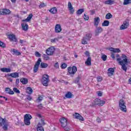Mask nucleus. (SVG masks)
Returning <instances> with one entry per match:
<instances>
[{
	"label": "nucleus",
	"mask_w": 131,
	"mask_h": 131,
	"mask_svg": "<svg viewBox=\"0 0 131 131\" xmlns=\"http://www.w3.org/2000/svg\"><path fill=\"white\" fill-rule=\"evenodd\" d=\"M79 80H80V76H78L75 80V83H79Z\"/></svg>",
	"instance_id": "79ce46f5"
},
{
	"label": "nucleus",
	"mask_w": 131,
	"mask_h": 131,
	"mask_svg": "<svg viewBox=\"0 0 131 131\" xmlns=\"http://www.w3.org/2000/svg\"><path fill=\"white\" fill-rule=\"evenodd\" d=\"M105 17H112V14L110 13H108L106 15Z\"/></svg>",
	"instance_id": "bf43d9fd"
},
{
	"label": "nucleus",
	"mask_w": 131,
	"mask_h": 131,
	"mask_svg": "<svg viewBox=\"0 0 131 131\" xmlns=\"http://www.w3.org/2000/svg\"><path fill=\"white\" fill-rule=\"evenodd\" d=\"M131 4V0H124L123 5H127Z\"/></svg>",
	"instance_id": "58836bf2"
},
{
	"label": "nucleus",
	"mask_w": 131,
	"mask_h": 131,
	"mask_svg": "<svg viewBox=\"0 0 131 131\" xmlns=\"http://www.w3.org/2000/svg\"><path fill=\"white\" fill-rule=\"evenodd\" d=\"M32 118L31 115L29 114H27L24 116V123L26 125H30V120Z\"/></svg>",
	"instance_id": "0eeeda50"
},
{
	"label": "nucleus",
	"mask_w": 131,
	"mask_h": 131,
	"mask_svg": "<svg viewBox=\"0 0 131 131\" xmlns=\"http://www.w3.org/2000/svg\"><path fill=\"white\" fill-rule=\"evenodd\" d=\"M119 106L120 107V109L123 112L126 113V106L125 105V102L123 99H121L119 102Z\"/></svg>",
	"instance_id": "39448f33"
},
{
	"label": "nucleus",
	"mask_w": 131,
	"mask_h": 131,
	"mask_svg": "<svg viewBox=\"0 0 131 131\" xmlns=\"http://www.w3.org/2000/svg\"><path fill=\"white\" fill-rule=\"evenodd\" d=\"M37 125H38V127L37 128V131H45V130L43 129V127L41 126V124H40V123H38Z\"/></svg>",
	"instance_id": "7c9ffc66"
},
{
	"label": "nucleus",
	"mask_w": 131,
	"mask_h": 131,
	"mask_svg": "<svg viewBox=\"0 0 131 131\" xmlns=\"http://www.w3.org/2000/svg\"><path fill=\"white\" fill-rule=\"evenodd\" d=\"M51 41V42H56V41H58V38H55L54 39H52Z\"/></svg>",
	"instance_id": "8fccbe9b"
},
{
	"label": "nucleus",
	"mask_w": 131,
	"mask_h": 131,
	"mask_svg": "<svg viewBox=\"0 0 131 131\" xmlns=\"http://www.w3.org/2000/svg\"><path fill=\"white\" fill-rule=\"evenodd\" d=\"M67 67V64L66 63H63L61 65V68L62 69H65V68H66Z\"/></svg>",
	"instance_id": "de8ad7c7"
},
{
	"label": "nucleus",
	"mask_w": 131,
	"mask_h": 131,
	"mask_svg": "<svg viewBox=\"0 0 131 131\" xmlns=\"http://www.w3.org/2000/svg\"><path fill=\"white\" fill-rule=\"evenodd\" d=\"M63 128H64V130L67 131L70 130V128H69V127H68L67 126H66V127H63Z\"/></svg>",
	"instance_id": "864d4df0"
},
{
	"label": "nucleus",
	"mask_w": 131,
	"mask_h": 131,
	"mask_svg": "<svg viewBox=\"0 0 131 131\" xmlns=\"http://www.w3.org/2000/svg\"><path fill=\"white\" fill-rule=\"evenodd\" d=\"M74 116L75 118H76V119H78L81 121H83V120H84V119H83V117H82L81 115H80L79 114L77 113H75V114L74 115Z\"/></svg>",
	"instance_id": "2eb2a0df"
},
{
	"label": "nucleus",
	"mask_w": 131,
	"mask_h": 131,
	"mask_svg": "<svg viewBox=\"0 0 131 131\" xmlns=\"http://www.w3.org/2000/svg\"><path fill=\"white\" fill-rule=\"evenodd\" d=\"M95 104L97 105L98 106H103V105H104V104H105L106 103V102H105V101H102L100 99H99V98H96L95 101H94Z\"/></svg>",
	"instance_id": "4468645a"
},
{
	"label": "nucleus",
	"mask_w": 131,
	"mask_h": 131,
	"mask_svg": "<svg viewBox=\"0 0 131 131\" xmlns=\"http://www.w3.org/2000/svg\"><path fill=\"white\" fill-rule=\"evenodd\" d=\"M8 76H11L13 78H17V77H19V73L17 72L12 73L10 74H8Z\"/></svg>",
	"instance_id": "aec40b11"
},
{
	"label": "nucleus",
	"mask_w": 131,
	"mask_h": 131,
	"mask_svg": "<svg viewBox=\"0 0 131 131\" xmlns=\"http://www.w3.org/2000/svg\"><path fill=\"white\" fill-rule=\"evenodd\" d=\"M65 97L67 98V99H71L72 98V93L70 92H68L65 95Z\"/></svg>",
	"instance_id": "473e14b6"
},
{
	"label": "nucleus",
	"mask_w": 131,
	"mask_h": 131,
	"mask_svg": "<svg viewBox=\"0 0 131 131\" xmlns=\"http://www.w3.org/2000/svg\"><path fill=\"white\" fill-rule=\"evenodd\" d=\"M20 82V80H19V79H16V82L15 83L16 84H19V82Z\"/></svg>",
	"instance_id": "680f3d73"
},
{
	"label": "nucleus",
	"mask_w": 131,
	"mask_h": 131,
	"mask_svg": "<svg viewBox=\"0 0 131 131\" xmlns=\"http://www.w3.org/2000/svg\"><path fill=\"white\" fill-rule=\"evenodd\" d=\"M41 62V58H38L36 63L35 64L33 68V72H34V73H36V72H37L38 70V68L39 67V65H40Z\"/></svg>",
	"instance_id": "1a4fd4ad"
},
{
	"label": "nucleus",
	"mask_w": 131,
	"mask_h": 131,
	"mask_svg": "<svg viewBox=\"0 0 131 131\" xmlns=\"http://www.w3.org/2000/svg\"><path fill=\"white\" fill-rule=\"evenodd\" d=\"M47 55L48 56H53L54 53H55V48L54 47H51L46 50V52Z\"/></svg>",
	"instance_id": "9b49d317"
},
{
	"label": "nucleus",
	"mask_w": 131,
	"mask_h": 131,
	"mask_svg": "<svg viewBox=\"0 0 131 131\" xmlns=\"http://www.w3.org/2000/svg\"><path fill=\"white\" fill-rule=\"evenodd\" d=\"M43 99V98L42 97V96H40L38 97L37 100H38V101H39V102H41V101H42Z\"/></svg>",
	"instance_id": "09e8293b"
},
{
	"label": "nucleus",
	"mask_w": 131,
	"mask_h": 131,
	"mask_svg": "<svg viewBox=\"0 0 131 131\" xmlns=\"http://www.w3.org/2000/svg\"><path fill=\"white\" fill-rule=\"evenodd\" d=\"M41 122L43 125H45V121L42 119H41Z\"/></svg>",
	"instance_id": "69168bd1"
},
{
	"label": "nucleus",
	"mask_w": 131,
	"mask_h": 131,
	"mask_svg": "<svg viewBox=\"0 0 131 131\" xmlns=\"http://www.w3.org/2000/svg\"><path fill=\"white\" fill-rule=\"evenodd\" d=\"M5 92L7 94H9V95H14V91L11 90L9 88H6L5 89Z\"/></svg>",
	"instance_id": "393cba45"
},
{
	"label": "nucleus",
	"mask_w": 131,
	"mask_h": 131,
	"mask_svg": "<svg viewBox=\"0 0 131 131\" xmlns=\"http://www.w3.org/2000/svg\"><path fill=\"white\" fill-rule=\"evenodd\" d=\"M59 121L61 124L62 127H66V126H67V119L61 118L60 119Z\"/></svg>",
	"instance_id": "ddd939ff"
},
{
	"label": "nucleus",
	"mask_w": 131,
	"mask_h": 131,
	"mask_svg": "<svg viewBox=\"0 0 131 131\" xmlns=\"http://www.w3.org/2000/svg\"><path fill=\"white\" fill-rule=\"evenodd\" d=\"M117 61L119 62L120 65H122L123 64L127 65V64H129V61L127 60V56L124 54L122 55L121 57L117 58Z\"/></svg>",
	"instance_id": "f257e3e1"
},
{
	"label": "nucleus",
	"mask_w": 131,
	"mask_h": 131,
	"mask_svg": "<svg viewBox=\"0 0 131 131\" xmlns=\"http://www.w3.org/2000/svg\"><path fill=\"white\" fill-rule=\"evenodd\" d=\"M58 10H57V8L56 7H53L52 8H51L50 10H49V12L51 13V14H57V12Z\"/></svg>",
	"instance_id": "bb28decb"
},
{
	"label": "nucleus",
	"mask_w": 131,
	"mask_h": 131,
	"mask_svg": "<svg viewBox=\"0 0 131 131\" xmlns=\"http://www.w3.org/2000/svg\"><path fill=\"white\" fill-rule=\"evenodd\" d=\"M105 5H113L114 4V1L113 0H107L104 2Z\"/></svg>",
	"instance_id": "2f4dec72"
},
{
	"label": "nucleus",
	"mask_w": 131,
	"mask_h": 131,
	"mask_svg": "<svg viewBox=\"0 0 131 131\" xmlns=\"http://www.w3.org/2000/svg\"><path fill=\"white\" fill-rule=\"evenodd\" d=\"M114 53H120V50L118 48L114 49V52L111 53V57L112 59H115V54Z\"/></svg>",
	"instance_id": "a211bd4d"
},
{
	"label": "nucleus",
	"mask_w": 131,
	"mask_h": 131,
	"mask_svg": "<svg viewBox=\"0 0 131 131\" xmlns=\"http://www.w3.org/2000/svg\"><path fill=\"white\" fill-rule=\"evenodd\" d=\"M97 95L99 97H102V96L103 95V94H102V93H101V92H98Z\"/></svg>",
	"instance_id": "4d7b16f0"
},
{
	"label": "nucleus",
	"mask_w": 131,
	"mask_h": 131,
	"mask_svg": "<svg viewBox=\"0 0 131 131\" xmlns=\"http://www.w3.org/2000/svg\"><path fill=\"white\" fill-rule=\"evenodd\" d=\"M11 52H13V55H15V56H20L21 55V52L15 49H12Z\"/></svg>",
	"instance_id": "4be33fe9"
},
{
	"label": "nucleus",
	"mask_w": 131,
	"mask_h": 131,
	"mask_svg": "<svg viewBox=\"0 0 131 131\" xmlns=\"http://www.w3.org/2000/svg\"><path fill=\"white\" fill-rule=\"evenodd\" d=\"M97 122H101V119H100V118H97Z\"/></svg>",
	"instance_id": "338daca9"
},
{
	"label": "nucleus",
	"mask_w": 131,
	"mask_h": 131,
	"mask_svg": "<svg viewBox=\"0 0 131 131\" xmlns=\"http://www.w3.org/2000/svg\"><path fill=\"white\" fill-rule=\"evenodd\" d=\"M20 82H21L23 84H27V83H28V79L26 78H23L20 79Z\"/></svg>",
	"instance_id": "cd10ccee"
},
{
	"label": "nucleus",
	"mask_w": 131,
	"mask_h": 131,
	"mask_svg": "<svg viewBox=\"0 0 131 131\" xmlns=\"http://www.w3.org/2000/svg\"><path fill=\"white\" fill-rule=\"evenodd\" d=\"M32 18V17H28L26 19L22 20V22H23L21 23V28L24 31H27L28 30V24L27 22H30Z\"/></svg>",
	"instance_id": "f03ea898"
},
{
	"label": "nucleus",
	"mask_w": 131,
	"mask_h": 131,
	"mask_svg": "<svg viewBox=\"0 0 131 131\" xmlns=\"http://www.w3.org/2000/svg\"><path fill=\"white\" fill-rule=\"evenodd\" d=\"M33 92V90H32V89H31V88L28 87L27 89V93L29 95H31Z\"/></svg>",
	"instance_id": "72a5a7b5"
},
{
	"label": "nucleus",
	"mask_w": 131,
	"mask_h": 131,
	"mask_svg": "<svg viewBox=\"0 0 131 131\" xmlns=\"http://www.w3.org/2000/svg\"><path fill=\"white\" fill-rule=\"evenodd\" d=\"M100 23V18L99 17H95L94 19V24L95 26H96V27H98V25H99V24Z\"/></svg>",
	"instance_id": "412c9836"
},
{
	"label": "nucleus",
	"mask_w": 131,
	"mask_h": 131,
	"mask_svg": "<svg viewBox=\"0 0 131 131\" xmlns=\"http://www.w3.org/2000/svg\"><path fill=\"white\" fill-rule=\"evenodd\" d=\"M89 19H90L89 17H84V19L85 21H88V20H89Z\"/></svg>",
	"instance_id": "0e129e2a"
},
{
	"label": "nucleus",
	"mask_w": 131,
	"mask_h": 131,
	"mask_svg": "<svg viewBox=\"0 0 131 131\" xmlns=\"http://www.w3.org/2000/svg\"><path fill=\"white\" fill-rule=\"evenodd\" d=\"M0 47L1 48H6V44L3 42L2 41H0Z\"/></svg>",
	"instance_id": "37998d69"
},
{
	"label": "nucleus",
	"mask_w": 131,
	"mask_h": 131,
	"mask_svg": "<svg viewBox=\"0 0 131 131\" xmlns=\"http://www.w3.org/2000/svg\"><path fill=\"white\" fill-rule=\"evenodd\" d=\"M45 6H46V5H45V3H42V4H40L39 8H43Z\"/></svg>",
	"instance_id": "5fc2aeb1"
},
{
	"label": "nucleus",
	"mask_w": 131,
	"mask_h": 131,
	"mask_svg": "<svg viewBox=\"0 0 131 131\" xmlns=\"http://www.w3.org/2000/svg\"><path fill=\"white\" fill-rule=\"evenodd\" d=\"M83 12H84V10L80 9L77 11L76 14L78 16H79V15H81L82 13H83Z\"/></svg>",
	"instance_id": "c9c22d12"
},
{
	"label": "nucleus",
	"mask_w": 131,
	"mask_h": 131,
	"mask_svg": "<svg viewBox=\"0 0 131 131\" xmlns=\"http://www.w3.org/2000/svg\"><path fill=\"white\" fill-rule=\"evenodd\" d=\"M49 77V76L48 74H44L42 76L41 83L45 86H48V85H49V82H50V79Z\"/></svg>",
	"instance_id": "7ed1b4c3"
},
{
	"label": "nucleus",
	"mask_w": 131,
	"mask_h": 131,
	"mask_svg": "<svg viewBox=\"0 0 131 131\" xmlns=\"http://www.w3.org/2000/svg\"><path fill=\"white\" fill-rule=\"evenodd\" d=\"M35 55L36 57H41V54L40 53H39V52H38L37 51H36L35 53Z\"/></svg>",
	"instance_id": "c03bdc74"
},
{
	"label": "nucleus",
	"mask_w": 131,
	"mask_h": 131,
	"mask_svg": "<svg viewBox=\"0 0 131 131\" xmlns=\"http://www.w3.org/2000/svg\"><path fill=\"white\" fill-rule=\"evenodd\" d=\"M3 128L4 130H8V126H9V124L5 119H3L2 117H0V126H3Z\"/></svg>",
	"instance_id": "423d86ee"
},
{
	"label": "nucleus",
	"mask_w": 131,
	"mask_h": 131,
	"mask_svg": "<svg viewBox=\"0 0 131 131\" xmlns=\"http://www.w3.org/2000/svg\"><path fill=\"white\" fill-rule=\"evenodd\" d=\"M43 57H44L45 60H49V59H50V57H49V56H48L46 54L43 55Z\"/></svg>",
	"instance_id": "a18cd8bd"
},
{
	"label": "nucleus",
	"mask_w": 131,
	"mask_h": 131,
	"mask_svg": "<svg viewBox=\"0 0 131 131\" xmlns=\"http://www.w3.org/2000/svg\"><path fill=\"white\" fill-rule=\"evenodd\" d=\"M68 7L69 11H70L71 14H73L74 12V10L73 9V7H72V4L71 2H69L68 3Z\"/></svg>",
	"instance_id": "6ab92c4d"
},
{
	"label": "nucleus",
	"mask_w": 131,
	"mask_h": 131,
	"mask_svg": "<svg viewBox=\"0 0 131 131\" xmlns=\"http://www.w3.org/2000/svg\"><path fill=\"white\" fill-rule=\"evenodd\" d=\"M121 66H122V69L125 71V72H126V71L127 70V67H126V64H120Z\"/></svg>",
	"instance_id": "e433bc0d"
},
{
	"label": "nucleus",
	"mask_w": 131,
	"mask_h": 131,
	"mask_svg": "<svg viewBox=\"0 0 131 131\" xmlns=\"http://www.w3.org/2000/svg\"><path fill=\"white\" fill-rule=\"evenodd\" d=\"M37 107L38 109L41 110L42 108H43V106H42V104L40 103L37 105Z\"/></svg>",
	"instance_id": "49530a36"
},
{
	"label": "nucleus",
	"mask_w": 131,
	"mask_h": 131,
	"mask_svg": "<svg viewBox=\"0 0 131 131\" xmlns=\"http://www.w3.org/2000/svg\"><path fill=\"white\" fill-rule=\"evenodd\" d=\"M129 26V20L128 19H126L123 24L121 26L120 29V30H124V29H126L127 27Z\"/></svg>",
	"instance_id": "9d476101"
},
{
	"label": "nucleus",
	"mask_w": 131,
	"mask_h": 131,
	"mask_svg": "<svg viewBox=\"0 0 131 131\" xmlns=\"http://www.w3.org/2000/svg\"><path fill=\"white\" fill-rule=\"evenodd\" d=\"M101 59H102L103 61H106V60H107V56L104 54H102Z\"/></svg>",
	"instance_id": "ea45409f"
},
{
	"label": "nucleus",
	"mask_w": 131,
	"mask_h": 131,
	"mask_svg": "<svg viewBox=\"0 0 131 131\" xmlns=\"http://www.w3.org/2000/svg\"><path fill=\"white\" fill-rule=\"evenodd\" d=\"M27 99L28 100V101H31V100H32V97L30 96H28L27 97Z\"/></svg>",
	"instance_id": "6e6d98bb"
},
{
	"label": "nucleus",
	"mask_w": 131,
	"mask_h": 131,
	"mask_svg": "<svg viewBox=\"0 0 131 131\" xmlns=\"http://www.w3.org/2000/svg\"><path fill=\"white\" fill-rule=\"evenodd\" d=\"M128 82L130 84H131V77L128 79Z\"/></svg>",
	"instance_id": "774afa93"
},
{
	"label": "nucleus",
	"mask_w": 131,
	"mask_h": 131,
	"mask_svg": "<svg viewBox=\"0 0 131 131\" xmlns=\"http://www.w3.org/2000/svg\"><path fill=\"white\" fill-rule=\"evenodd\" d=\"M102 77L99 76L97 77L98 81H99V82L102 81Z\"/></svg>",
	"instance_id": "13d9d810"
},
{
	"label": "nucleus",
	"mask_w": 131,
	"mask_h": 131,
	"mask_svg": "<svg viewBox=\"0 0 131 131\" xmlns=\"http://www.w3.org/2000/svg\"><path fill=\"white\" fill-rule=\"evenodd\" d=\"M108 50H109V51H111V52H114V48H108Z\"/></svg>",
	"instance_id": "e2e57ef3"
},
{
	"label": "nucleus",
	"mask_w": 131,
	"mask_h": 131,
	"mask_svg": "<svg viewBox=\"0 0 131 131\" xmlns=\"http://www.w3.org/2000/svg\"><path fill=\"white\" fill-rule=\"evenodd\" d=\"M102 31H103V28L100 27H97L95 31L96 35H99V34L101 33V32H102Z\"/></svg>",
	"instance_id": "b1692460"
},
{
	"label": "nucleus",
	"mask_w": 131,
	"mask_h": 131,
	"mask_svg": "<svg viewBox=\"0 0 131 131\" xmlns=\"http://www.w3.org/2000/svg\"><path fill=\"white\" fill-rule=\"evenodd\" d=\"M84 54L87 56V57H90V52H89V51H86Z\"/></svg>",
	"instance_id": "052dcab7"
},
{
	"label": "nucleus",
	"mask_w": 131,
	"mask_h": 131,
	"mask_svg": "<svg viewBox=\"0 0 131 131\" xmlns=\"http://www.w3.org/2000/svg\"><path fill=\"white\" fill-rule=\"evenodd\" d=\"M11 14V11L8 9H0V15H9Z\"/></svg>",
	"instance_id": "f8f14e48"
},
{
	"label": "nucleus",
	"mask_w": 131,
	"mask_h": 131,
	"mask_svg": "<svg viewBox=\"0 0 131 131\" xmlns=\"http://www.w3.org/2000/svg\"><path fill=\"white\" fill-rule=\"evenodd\" d=\"M9 38L10 41H14L15 42H17V38L14 34L9 35Z\"/></svg>",
	"instance_id": "dca6fc26"
},
{
	"label": "nucleus",
	"mask_w": 131,
	"mask_h": 131,
	"mask_svg": "<svg viewBox=\"0 0 131 131\" xmlns=\"http://www.w3.org/2000/svg\"><path fill=\"white\" fill-rule=\"evenodd\" d=\"M95 13H96V11L95 10H91L90 11L91 15H94Z\"/></svg>",
	"instance_id": "603ef678"
},
{
	"label": "nucleus",
	"mask_w": 131,
	"mask_h": 131,
	"mask_svg": "<svg viewBox=\"0 0 131 131\" xmlns=\"http://www.w3.org/2000/svg\"><path fill=\"white\" fill-rule=\"evenodd\" d=\"M91 38H92L91 34H87L85 36L83 37L82 39V44L88 45V41H89V40H91Z\"/></svg>",
	"instance_id": "6e6552de"
},
{
	"label": "nucleus",
	"mask_w": 131,
	"mask_h": 131,
	"mask_svg": "<svg viewBox=\"0 0 131 131\" xmlns=\"http://www.w3.org/2000/svg\"><path fill=\"white\" fill-rule=\"evenodd\" d=\"M13 90L14 93H16V94H20V91L18 90L16 88H14L13 89Z\"/></svg>",
	"instance_id": "a19ab883"
},
{
	"label": "nucleus",
	"mask_w": 131,
	"mask_h": 131,
	"mask_svg": "<svg viewBox=\"0 0 131 131\" xmlns=\"http://www.w3.org/2000/svg\"><path fill=\"white\" fill-rule=\"evenodd\" d=\"M50 20H51V19L50 18V17H43L41 18V20L45 23H46L47 22H50Z\"/></svg>",
	"instance_id": "c756f323"
},
{
	"label": "nucleus",
	"mask_w": 131,
	"mask_h": 131,
	"mask_svg": "<svg viewBox=\"0 0 131 131\" xmlns=\"http://www.w3.org/2000/svg\"><path fill=\"white\" fill-rule=\"evenodd\" d=\"M54 67L55 68H59V63L58 62H56L54 64Z\"/></svg>",
	"instance_id": "3c124183"
},
{
	"label": "nucleus",
	"mask_w": 131,
	"mask_h": 131,
	"mask_svg": "<svg viewBox=\"0 0 131 131\" xmlns=\"http://www.w3.org/2000/svg\"><path fill=\"white\" fill-rule=\"evenodd\" d=\"M114 73V69L109 68L108 69L107 75L108 76H112Z\"/></svg>",
	"instance_id": "5701e85b"
},
{
	"label": "nucleus",
	"mask_w": 131,
	"mask_h": 131,
	"mask_svg": "<svg viewBox=\"0 0 131 131\" xmlns=\"http://www.w3.org/2000/svg\"><path fill=\"white\" fill-rule=\"evenodd\" d=\"M40 66L41 68H47V67H49V64L46 63L41 62Z\"/></svg>",
	"instance_id": "f704fd0d"
},
{
	"label": "nucleus",
	"mask_w": 131,
	"mask_h": 131,
	"mask_svg": "<svg viewBox=\"0 0 131 131\" xmlns=\"http://www.w3.org/2000/svg\"><path fill=\"white\" fill-rule=\"evenodd\" d=\"M68 70L70 75L72 77H73V76H74V74H75L77 71V68L75 66H73V67H69Z\"/></svg>",
	"instance_id": "20e7f679"
},
{
	"label": "nucleus",
	"mask_w": 131,
	"mask_h": 131,
	"mask_svg": "<svg viewBox=\"0 0 131 131\" xmlns=\"http://www.w3.org/2000/svg\"><path fill=\"white\" fill-rule=\"evenodd\" d=\"M1 71L2 72H6V73L11 72V69L7 68H3L1 69Z\"/></svg>",
	"instance_id": "c85d7f7f"
},
{
	"label": "nucleus",
	"mask_w": 131,
	"mask_h": 131,
	"mask_svg": "<svg viewBox=\"0 0 131 131\" xmlns=\"http://www.w3.org/2000/svg\"><path fill=\"white\" fill-rule=\"evenodd\" d=\"M85 63L87 66H91L92 65V58L91 57H88Z\"/></svg>",
	"instance_id": "a878e982"
},
{
	"label": "nucleus",
	"mask_w": 131,
	"mask_h": 131,
	"mask_svg": "<svg viewBox=\"0 0 131 131\" xmlns=\"http://www.w3.org/2000/svg\"><path fill=\"white\" fill-rule=\"evenodd\" d=\"M109 24L110 23L108 20H104L102 24V26H109Z\"/></svg>",
	"instance_id": "4c0bfd02"
},
{
	"label": "nucleus",
	"mask_w": 131,
	"mask_h": 131,
	"mask_svg": "<svg viewBox=\"0 0 131 131\" xmlns=\"http://www.w3.org/2000/svg\"><path fill=\"white\" fill-rule=\"evenodd\" d=\"M55 31L56 33H59L60 31H62V28H61V25L60 24L56 25Z\"/></svg>",
	"instance_id": "f3484780"
}]
</instances>
